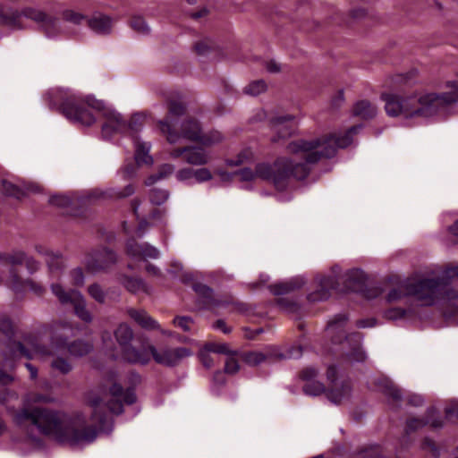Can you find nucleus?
<instances>
[{
  "label": "nucleus",
  "mask_w": 458,
  "mask_h": 458,
  "mask_svg": "<svg viewBox=\"0 0 458 458\" xmlns=\"http://www.w3.org/2000/svg\"><path fill=\"white\" fill-rule=\"evenodd\" d=\"M139 403H87L81 411L66 414L38 403H16L8 406L13 422L38 443L34 431L60 443L88 445L114 428V418L124 413L127 418L140 411Z\"/></svg>",
  "instance_id": "f257e3e1"
},
{
  "label": "nucleus",
  "mask_w": 458,
  "mask_h": 458,
  "mask_svg": "<svg viewBox=\"0 0 458 458\" xmlns=\"http://www.w3.org/2000/svg\"><path fill=\"white\" fill-rule=\"evenodd\" d=\"M362 128V124L350 127L344 134H328L312 140L299 139L288 143L286 148L290 154L302 160L295 162L288 157H278L273 164L260 163L252 171L244 167L235 172L243 182L252 181L255 177L271 182L278 191H284L290 177L302 181L306 179L311 165L322 158H332L338 148H345L352 143V136Z\"/></svg>",
  "instance_id": "f03ea898"
},
{
  "label": "nucleus",
  "mask_w": 458,
  "mask_h": 458,
  "mask_svg": "<svg viewBox=\"0 0 458 458\" xmlns=\"http://www.w3.org/2000/svg\"><path fill=\"white\" fill-rule=\"evenodd\" d=\"M49 107L51 109L57 108L69 121L88 127L96 122L95 116L88 107L100 111L105 119L101 127V134L105 140H110L115 134L127 132V121L122 114L114 109L106 107L102 100H98L93 96L82 98L71 94L63 98L58 106L56 103L50 101Z\"/></svg>",
  "instance_id": "7ed1b4c3"
},
{
  "label": "nucleus",
  "mask_w": 458,
  "mask_h": 458,
  "mask_svg": "<svg viewBox=\"0 0 458 458\" xmlns=\"http://www.w3.org/2000/svg\"><path fill=\"white\" fill-rule=\"evenodd\" d=\"M448 92L442 94L427 93L403 97L396 94H382L387 115L405 118H428L445 109L453 103L458 102V81H448Z\"/></svg>",
  "instance_id": "20e7f679"
},
{
  "label": "nucleus",
  "mask_w": 458,
  "mask_h": 458,
  "mask_svg": "<svg viewBox=\"0 0 458 458\" xmlns=\"http://www.w3.org/2000/svg\"><path fill=\"white\" fill-rule=\"evenodd\" d=\"M25 17L38 24L47 38H54L60 32L59 19L46 11L35 7H24L21 11L13 8H0V24L13 30H22L21 18Z\"/></svg>",
  "instance_id": "39448f33"
},
{
  "label": "nucleus",
  "mask_w": 458,
  "mask_h": 458,
  "mask_svg": "<svg viewBox=\"0 0 458 458\" xmlns=\"http://www.w3.org/2000/svg\"><path fill=\"white\" fill-rule=\"evenodd\" d=\"M455 276H458V267L447 268L443 277L422 278L407 283L406 294L413 297L420 306H433L448 286V280Z\"/></svg>",
  "instance_id": "423d86ee"
},
{
  "label": "nucleus",
  "mask_w": 458,
  "mask_h": 458,
  "mask_svg": "<svg viewBox=\"0 0 458 458\" xmlns=\"http://www.w3.org/2000/svg\"><path fill=\"white\" fill-rule=\"evenodd\" d=\"M44 330L50 335L49 346L44 344H33L34 350L44 356H53L56 352L65 350L69 344V339L74 335L72 325L66 321H55L44 326Z\"/></svg>",
  "instance_id": "0eeeda50"
},
{
  "label": "nucleus",
  "mask_w": 458,
  "mask_h": 458,
  "mask_svg": "<svg viewBox=\"0 0 458 458\" xmlns=\"http://www.w3.org/2000/svg\"><path fill=\"white\" fill-rule=\"evenodd\" d=\"M114 338L121 347L122 359L131 364L147 365L149 362L147 346L135 348L131 345L134 333L126 323H121L114 331Z\"/></svg>",
  "instance_id": "6e6552de"
},
{
  "label": "nucleus",
  "mask_w": 458,
  "mask_h": 458,
  "mask_svg": "<svg viewBox=\"0 0 458 458\" xmlns=\"http://www.w3.org/2000/svg\"><path fill=\"white\" fill-rule=\"evenodd\" d=\"M52 293L64 307H72L74 314L84 323H91L93 316L87 309V301L82 293L75 289L66 290L60 284L50 285Z\"/></svg>",
  "instance_id": "1a4fd4ad"
},
{
  "label": "nucleus",
  "mask_w": 458,
  "mask_h": 458,
  "mask_svg": "<svg viewBox=\"0 0 458 458\" xmlns=\"http://www.w3.org/2000/svg\"><path fill=\"white\" fill-rule=\"evenodd\" d=\"M159 129L166 136L169 143H177L181 139H186L191 141L199 142L201 135L200 123L194 118H187L180 124V130L174 127V120L168 123L167 120H159L157 122Z\"/></svg>",
  "instance_id": "9d476101"
},
{
  "label": "nucleus",
  "mask_w": 458,
  "mask_h": 458,
  "mask_svg": "<svg viewBox=\"0 0 458 458\" xmlns=\"http://www.w3.org/2000/svg\"><path fill=\"white\" fill-rule=\"evenodd\" d=\"M192 289L196 293L195 307L198 310L226 308L231 302L230 299L217 296L211 287L202 283H194Z\"/></svg>",
  "instance_id": "9b49d317"
},
{
  "label": "nucleus",
  "mask_w": 458,
  "mask_h": 458,
  "mask_svg": "<svg viewBox=\"0 0 458 458\" xmlns=\"http://www.w3.org/2000/svg\"><path fill=\"white\" fill-rule=\"evenodd\" d=\"M146 351L148 353L149 360L152 357L157 363L167 367L176 366L184 358L192 354L191 350L186 347L167 348L158 352L154 345L148 344Z\"/></svg>",
  "instance_id": "f8f14e48"
},
{
  "label": "nucleus",
  "mask_w": 458,
  "mask_h": 458,
  "mask_svg": "<svg viewBox=\"0 0 458 458\" xmlns=\"http://www.w3.org/2000/svg\"><path fill=\"white\" fill-rule=\"evenodd\" d=\"M116 261V253L106 247H102L93 250L87 256L85 266L89 272L95 274L109 268Z\"/></svg>",
  "instance_id": "ddd939ff"
},
{
  "label": "nucleus",
  "mask_w": 458,
  "mask_h": 458,
  "mask_svg": "<svg viewBox=\"0 0 458 458\" xmlns=\"http://www.w3.org/2000/svg\"><path fill=\"white\" fill-rule=\"evenodd\" d=\"M140 383V375L131 371L127 375L124 381L125 387L117 382H114L107 389L108 394L110 396L116 398L115 401H136L135 389Z\"/></svg>",
  "instance_id": "4468645a"
},
{
  "label": "nucleus",
  "mask_w": 458,
  "mask_h": 458,
  "mask_svg": "<svg viewBox=\"0 0 458 458\" xmlns=\"http://www.w3.org/2000/svg\"><path fill=\"white\" fill-rule=\"evenodd\" d=\"M0 332L3 333L9 340L7 347L13 358H25L27 360H31L33 358L32 352L21 342L12 340L15 335V329L13 321L8 317L4 316L0 318Z\"/></svg>",
  "instance_id": "2eb2a0df"
},
{
  "label": "nucleus",
  "mask_w": 458,
  "mask_h": 458,
  "mask_svg": "<svg viewBox=\"0 0 458 458\" xmlns=\"http://www.w3.org/2000/svg\"><path fill=\"white\" fill-rule=\"evenodd\" d=\"M92 199L91 195L81 196L76 199H72L66 195H53L48 201L51 205L58 208H70L69 215L80 216L84 214L87 206L91 203Z\"/></svg>",
  "instance_id": "dca6fc26"
},
{
  "label": "nucleus",
  "mask_w": 458,
  "mask_h": 458,
  "mask_svg": "<svg viewBox=\"0 0 458 458\" xmlns=\"http://www.w3.org/2000/svg\"><path fill=\"white\" fill-rule=\"evenodd\" d=\"M375 386L386 397L392 398L393 401H423V397L418 394L404 393L388 377L377 378Z\"/></svg>",
  "instance_id": "f3484780"
},
{
  "label": "nucleus",
  "mask_w": 458,
  "mask_h": 458,
  "mask_svg": "<svg viewBox=\"0 0 458 458\" xmlns=\"http://www.w3.org/2000/svg\"><path fill=\"white\" fill-rule=\"evenodd\" d=\"M335 269L339 270V267H333V273H335ZM316 279L318 281V289L307 295L308 301L311 302L327 300L330 297V291L336 289L339 285L336 274L319 276H317Z\"/></svg>",
  "instance_id": "a211bd4d"
},
{
  "label": "nucleus",
  "mask_w": 458,
  "mask_h": 458,
  "mask_svg": "<svg viewBox=\"0 0 458 458\" xmlns=\"http://www.w3.org/2000/svg\"><path fill=\"white\" fill-rule=\"evenodd\" d=\"M294 117L293 115H281L274 117L270 120L272 130L276 132V136L272 138L273 142H277L281 139L292 136L295 131L293 124Z\"/></svg>",
  "instance_id": "6ab92c4d"
},
{
  "label": "nucleus",
  "mask_w": 458,
  "mask_h": 458,
  "mask_svg": "<svg viewBox=\"0 0 458 458\" xmlns=\"http://www.w3.org/2000/svg\"><path fill=\"white\" fill-rule=\"evenodd\" d=\"M127 314L133 319L139 326L146 330H159L165 335H171L168 331L162 330L160 325L157 320L150 317L144 310H136L130 308L127 310Z\"/></svg>",
  "instance_id": "aec40b11"
},
{
  "label": "nucleus",
  "mask_w": 458,
  "mask_h": 458,
  "mask_svg": "<svg viewBox=\"0 0 458 458\" xmlns=\"http://www.w3.org/2000/svg\"><path fill=\"white\" fill-rule=\"evenodd\" d=\"M10 277L13 284V288L16 291H21L24 287H28L36 295L41 296L45 293L46 289L38 283L34 282L32 279L22 280L15 268L12 267L9 270Z\"/></svg>",
  "instance_id": "412c9836"
},
{
  "label": "nucleus",
  "mask_w": 458,
  "mask_h": 458,
  "mask_svg": "<svg viewBox=\"0 0 458 458\" xmlns=\"http://www.w3.org/2000/svg\"><path fill=\"white\" fill-rule=\"evenodd\" d=\"M89 29L97 34L107 35L111 33L113 20L103 13H95L87 20Z\"/></svg>",
  "instance_id": "4be33fe9"
},
{
  "label": "nucleus",
  "mask_w": 458,
  "mask_h": 458,
  "mask_svg": "<svg viewBox=\"0 0 458 458\" xmlns=\"http://www.w3.org/2000/svg\"><path fill=\"white\" fill-rule=\"evenodd\" d=\"M429 424L433 428H439L443 425V420L440 416L437 414V411L433 409L428 411V414L427 416L426 420L420 419H411L407 421L406 425V434L410 433L422 428L424 425Z\"/></svg>",
  "instance_id": "5701e85b"
},
{
  "label": "nucleus",
  "mask_w": 458,
  "mask_h": 458,
  "mask_svg": "<svg viewBox=\"0 0 458 458\" xmlns=\"http://www.w3.org/2000/svg\"><path fill=\"white\" fill-rule=\"evenodd\" d=\"M264 353L266 361L273 362L287 359H298L302 354V350L300 346L292 347L286 352H282L277 347L270 346Z\"/></svg>",
  "instance_id": "b1692460"
},
{
  "label": "nucleus",
  "mask_w": 458,
  "mask_h": 458,
  "mask_svg": "<svg viewBox=\"0 0 458 458\" xmlns=\"http://www.w3.org/2000/svg\"><path fill=\"white\" fill-rule=\"evenodd\" d=\"M305 284L303 277L296 276L288 281L281 282L269 285V290L274 295H284L297 289H300Z\"/></svg>",
  "instance_id": "393cba45"
},
{
  "label": "nucleus",
  "mask_w": 458,
  "mask_h": 458,
  "mask_svg": "<svg viewBox=\"0 0 458 458\" xmlns=\"http://www.w3.org/2000/svg\"><path fill=\"white\" fill-rule=\"evenodd\" d=\"M345 341L352 344L351 352H347L350 360L362 362L366 359L364 352L361 350L362 335L360 333H352L345 335Z\"/></svg>",
  "instance_id": "a878e982"
},
{
  "label": "nucleus",
  "mask_w": 458,
  "mask_h": 458,
  "mask_svg": "<svg viewBox=\"0 0 458 458\" xmlns=\"http://www.w3.org/2000/svg\"><path fill=\"white\" fill-rule=\"evenodd\" d=\"M65 349L72 357L82 358L94 350V344L91 341L80 338L70 342Z\"/></svg>",
  "instance_id": "bb28decb"
},
{
  "label": "nucleus",
  "mask_w": 458,
  "mask_h": 458,
  "mask_svg": "<svg viewBox=\"0 0 458 458\" xmlns=\"http://www.w3.org/2000/svg\"><path fill=\"white\" fill-rule=\"evenodd\" d=\"M37 251L46 256V262L47 264L50 273L62 272L65 267L64 259L59 253H54L49 250H43L42 247H36Z\"/></svg>",
  "instance_id": "cd10ccee"
},
{
  "label": "nucleus",
  "mask_w": 458,
  "mask_h": 458,
  "mask_svg": "<svg viewBox=\"0 0 458 458\" xmlns=\"http://www.w3.org/2000/svg\"><path fill=\"white\" fill-rule=\"evenodd\" d=\"M352 114L354 116L369 120L376 116L377 108L368 100H360L353 106Z\"/></svg>",
  "instance_id": "c85d7f7f"
},
{
  "label": "nucleus",
  "mask_w": 458,
  "mask_h": 458,
  "mask_svg": "<svg viewBox=\"0 0 458 458\" xmlns=\"http://www.w3.org/2000/svg\"><path fill=\"white\" fill-rule=\"evenodd\" d=\"M122 284L128 290L130 293H137L139 292H143L146 293H150V288L145 283V281L141 278L131 277L129 276H123L121 277Z\"/></svg>",
  "instance_id": "c756f323"
},
{
  "label": "nucleus",
  "mask_w": 458,
  "mask_h": 458,
  "mask_svg": "<svg viewBox=\"0 0 458 458\" xmlns=\"http://www.w3.org/2000/svg\"><path fill=\"white\" fill-rule=\"evenodd\" d=\"M352 386L350 379H344L340 385L335 384L327 397L329 401H341L349 398L352 393Z\"/></svg>",
  "instance_id": "7c9ffc66"
},
{
  "label": "nucleus",
  "mask_w": 458,
  "mask_h": 458,
  "mask_svg": "<svg viewBox=\"0 0 458 458\" xmlns=\"http://www.w3.org/2000/svg\"><path fill=\"white\" fill-rule=\"evenodd\" d=\"M185 161L192 165H202L208 162V157L200 147H188Z\"/></svg>",
  "instance_id": "2f4dec72"
},
{
  "label": "nucleus",
  "mask_w": 458,
  "mask_h": 458,
  "mask_svg": "<svg viewBox=\"0 0 458 458\" xmlns=\"http://www.w3.org/2000/svg\"><path fill=\"white\" fill-rule=\"evenodd\" d=\"M168 114L164 120H167L168 123L171 119L174 120V127L178 124V119L185 114L186 105L182 101L178 100H168L167 101Z\"/></svg>",
  "instance_id": "473e14b6"
},
{
  "label": "nucleus",
  "mask_w": 458,
  "mask_h": 458,
  "mask_svg": "<svg viewBox=\"0 0 458 458\" xmlns=\"http://www.w3.org/2000/svg\"><path fill=\"white\" fill-rule=\"evenodd\" d=\"M365 282V276L362 270L353 268L345 274L346 287L351 290L360 289Z\"/></svg>",
  "instance_id": "72a5a7b5"
},
{
  "label": "nucleus",
  "mask_w": 458,
  "mask_h": 458,
  "mask_svg": "<svg viewBox=\"0 0 458 458\" xmlns=\"http://www.w3.org/2000/svg\"><path fill=\"white\" fill-rule=\"evenodd\" d=\"M150 150V145L147 142H141L138 139H135V155L134 158L138 165L141 164H152L153 159L148 156Z\"/></svg>",
  "instance_id": "f704fd0d"
},
{
  "label": "nucleus",
  "mask_w": 458,
  "mask_h": 458,
  "mask_svg": "<svg viewBox=\"0 0 458 458\" xmlns=\"http://www.w3.org/2000/svg\"><path fill=\"white\" fill-rule=\"evenodd\" d=\"M26 259V253L21 250H13L11 253L0 252V264L21 265Z\"/></svg>",
  "instance_id": "c9c22d12"
},
{
  "label": "nucleus",
  "mask_w": 458,
  "mask_h": 458,
  "mask_svg": "<svg viewBox=\"0 0 458 458\" xmlns=\"http://www.w3.org/2000/svg\"><path fill=\"white\" fill-rule=\"evenodd\" d=\"M443 299L445 301L446 305L452 309V312L445 316H453L455 313H458V292L454 289H448L447 286L444 291Z\"/></svg>",
  "instance_id": "e433bc0d"
},
{
  "label": "nucleus",
  "mask_w": 458,
  "mask_h": 458,
  "mask_svg": "<svg viewBox=\"0 0 458 458\" xmlns=\"http://www.w3.org/2000/svg\"><path fill=\"white\" fill-rule=\"evenodd\" d=\"M53 369L63 375H67L72 370V365L67 358L57 356L50 363Z\"/></svg>",
  "instance_id": "4c0bfd02"
},
{
  "label": "nucleus",
  "mask_w": 458,
  "mask_h": 458,
  "mask_svg": "<svg viewBox=\"0 0 458 458\" xmlns=\"http://www.w3.org/2000/svg\"><path fill=\"white\" fill-rule=\"evenodd\" d=\"M302 390L310 397H318L326 392V387L323 383L318 380H311V382L304 384Z\"/></svg>",
  "instance_id": "58836bf2"
},
{
  "label": "nucleus",
  "mask_w": 458,
  "mask_h": 458,
  "mask_svg": "<svg viewBox=\"0 0 458 458\" xmlns=\"http://www.w3.org/2000/svg\"><path fill=\"white\" fill-rule=\"evenodd\" d=\"M89 295L99 304H104L106 301L107 292H106L102 286L94 283L88 287Z\"/></svg>",
  "instance_id": "ea45409f"
},
{
  "label": "nucleus",
  "mask_w": 458,
  "mask_h": 458,
  "mask_svg": "<svg viewBox=\"0 0 458 458\" xmlns=\"http://www.w3.org/2000/svg\"><path fill=\"white\" fill-rule=\"evenodd\" d=\"M224 140V136L218 131H210L207 133H202L199 140V142L204 146H212L220 143Z\"/></svg>",
  "instance_id": "a19ab883"
},
{
  "label": "nucleus",
  "mask_w": 458,
  "mask_h": 458,
  "mask_svg": "<svg viewBox=\"0 0 458 458\" xmlns=\"http://www.w3.org/2000/svg\"><path fill=\"white\" fill-rule=\"evenodd\" d=\"M242 359L246 364L252 367L266 362V357L262 352H246L242 353Z\"/></svg>",
  "instance_id": "79ce46f5"
},
{
  "label": "nucleus",
  "mask_w": 458,
  "mask_h": 458,
  "mask_svg": "<svg viewBox=\"0 0 458 458\" xmlns=\"http://www.w3.org/2000/svg\"><path fill=\"white\" fill-rule=\"evenodd\" d=\"M3 192L9 197H13L15 199H21L25 196V191L18 187L17 185L8 182L6 180H2Z\"/></svg>",
  "instance_id": "37998d69"
},
{
  "label": "nucleus",
  "mask_w": 458,
  "mask_h": 458,
  "mask_svg": "<svg viewBox=\"0 0 458 458\" xmlns=\"http://www.w3.org/2000/svg\"><path fill=\"white\" fill-rule=\"evenodd\" d=\"M267 90V84L263 80H258L249 83L244 89L243 92L246 95L256 97L260 93Z\"/></svg>",
  "instance_id": "c03bdc74"
},
{
  "label": "nucleus",
  "mask_w": 458,
  "mask_h": 458,
  "mask_svg": "<svg viewBox=\"0 0 458 458\" xmlns=\"http://www.w3.org/2000/svg\"><path fill=\"white\" fill-rule=\"evenodd\" d=\"M148 197L152 204L160 206L167 200L169 192L164 189L153 188L149 191Z\"/></svg>",
  "instance_id": "a18cd8bd"
},
{
  "label": "nucleus",
  "mask_w": 458,
  "mask_h": 458,
  "mask_svg": "<svg viewBox=\"0 0 458 458\" xmlns=\"http://www.w3.org/2000/svg\"><path fill=\"white\" fill-rule=\"evenodd\" d=\"M130 26L133 30L143 35H148L150 32V28L141 16L132 17Z\"/></svg>",
  "instance_id": "49530a36"
},
{
  "label": "nucleus",
  "mask_w": 458,
  "mask_h": 458,
  "mask_svg": "<svg viewBox=\"0 0 458 458\" xmlns=\"http://www.w3.org/2000/svg\"><path fill=\"white\" fill-rule=\"evenodd\" d=\"M173 171H174V166L172 165H169V164L163 165L160 168V171L157 174H152L147 179L146 184L148 186L152 185L155 182H157L158 180H161V179L166 177L168 174H171L173 173Z\"/></svg>",
  "instance_id": "de8ad7c7"
},
{
  "label": "nucleus",
  "mask_w": 458,
  "mask_h": 458,
  "mask_svg": "<svg viewBox=\"0 0 458 458\" xmlns=\"http://www.w3.org/2000/svg\"><path fill=\"white\" fill-rule=\"evenodd\" d=\"M205 351L208 352L213 353H218V354H225V355H231L234 354L233 351L230 350L228 344H220V343H208L205 344Z\"/></svg>",
  "instance_id": "09e8293b"
},
{
  "label": "nucleus",
  "mask_w": 458,
  "mask_h": 458,
  "mask_svg": "<svg viewBox=\"0 0 458 458\" xmlns=\"http://www.w3.org/2000/svg\"><path fill=\"white\" fill-rule=\"evenodd\" d=\"M62 17L65 21H69L73 24H80L82 21L87 19V17L82 13L70 9L63 11Z\"/></svg>",
  "instance_id": "8fccbe9b"
},
{
  "label": "nucleus",
  "mask_w": 458,
  "mask_h": 458,
  "mask_svg": "<svg viewBox=\"0 0 458 458\" xmlns=\"http://www.w3.org/2000/svg\"><path fill=\"white\" fill-rule=\"evenodd\" d=\"M410 296L409 294H406V284H403L399 288H394L389 291V293L386 295V301L387 302H394L397 301L404 297Z\"/></svg>",
  "instance_id": "3c124183"
},
{
  "label": "nucleus",
  "mask_w": 458,
  "mask_h": 458,
  "mask_svg": "<svg viewBox=\"0 0 458 458\" xmlns=\"http://www.w3.org/2000/svg\"><path fill=\"white\" fill-rule=\"evenodd\" d=\"M142 243H138L135 239L131 238L126 242V252L133 258L141 257Z\"/></svg>",
  "instance_id": "603ef678"
},
{
  "label": "nucleus",
  "mask_w": 458,
  "mask_h": 458,
  "mask_svg": "<svg viewBox=\"0 0 458 458\" xmlns=\"http://www.w3.org/2000/svg\"><path fill=\"white\" fill-rule=\"evenodd\" d=\"M143 127V117L135 114L131 116L129 123H127V131H130L131 133H138Z\"/></svg>",
  "instance_id": "864d4df0"
},
{
  "label": "nucleus",
  "mask_w": 458,
  "mask_h": 458,
  "mask_svg": "<svg viewBox=\"0 0 458 458\" xmlns=\"http://www.w3.org/2000/svg\"><path fill=\"white\" fill-rule=\"evenodd\" d=\"M278 306L287 312L295 313L300 310V306L294 301H292L288 298H279L276 301Z\"/></svg>",
  "instance_id": "5fc2aeb1"
},
{
  "label": "nucleus",
  "mask_w": 458,
  "mask_h": 458,
  "mask_svg": "<svg viewBox=\"0 0 458 458\" xmlns=\"http://www.w3.org/2000/svg\"><path fill=\"white\" fill-rule=\"evenodd\" d=\"M348 316L346 314H337L331 319L327 324V330L335 331L342 327L347 322Z\"/></svg>",
  "instance_id": "6e6d98bb"
},
{
  "label": "nucleus",
  "mask_w": 458,
  "mask_h": 458,
  "mask_svg": "<svg viewBox=\"0 0 458 458\" xmlns=\"http://www.w3.org/2000/svg\"><path fill=\"white\" fill-rule=\"evenodd\" d=\"M408 310L403 308H391L384 312V318L388 320H397L403 318Z\"/></svg>",
  "instance_id": "4d7b16f0"
},
{
  "label": "nucleus",
  "mask_w": 458,
  "mask_h": 458,
  "mask_svg": "<svg viewBox=\"0 0 458 458\" xmlns=\"http://www.w3.org/2000/svg\"><path fill=\"white\" fill-rule=\"evenodd\" d=\"M240 369V365L237 360L233 357V354H231L226 359L224 371L225 373L233 375L237 373Z\"/></svg>",
  "instance_id": "13d9d810"
},
{
  "label": "nucleus",
  "mask_w": 458,
  "mask_h": 458,
  "mask_svg": "<svg viewBox=\"0 0 458 458\" xmlns=\"http://www.w3.org/2000/svg\"><path fill=\"white\" fill-rule=\"evenodd\" d=\"M173 323L183 331L188 332L191 330L190 325L193 323V319L188 316H177L174 318Z\"/></svg>",
  "instance_id": "bf43d9fd"
},
{
  "label": "nucleus",
  "mask_w": 458,
  "mask_h": 458,
  "mask_svg": "<svg viewBox=\"0 0 458 458\" xmlns=\"http://www.w3.org/2000/svg\"><path fill=\"white\" fill-rule=\"evenodd\" d=\"M318 374V372L315 368L308 367L303 369L300 372L299 376L301 380L305 381V383H309L311 382V380H316Z\"/></svg>",
  "instance_id": "052dcab7"
},
{
  "label": "nucleus",
  "mask_w": 458,
  "mask_h": 458,
  "mask_svg": "<svg viewBox=\"0 0 458 458\" xmlns=\"http://www.w3.org/2000/svg\"><path fill=\"white\" fill-rule=\"evenodd\" d=\"M141 257L157 259L159 257V250L156 247L150 245L149 243L143 242Z\"/></svg>",
  "instance_id": "680f3d73"
},
{
  "label": "nucleus",
  "mask_w": 458,
  "mask_h": 458,
  "mask_svg": "<svg viewBox=\"0 0 458 458\" xmlns=\"http://www.w3.org/2000/svg\"><path fill=\"white\" fill-rule=\"evenodd\" d=\"M194 179L197 182H204L212 179L211 172L208 168L194 170Z\"/></svg>",
  "instance_id": "e2e57ef3"
},
{
  "label": "nucleus",
  "mask_w": 458,
  "mask_h": 458,
  "mask_svg": "<svg viewBox=\"0 0 458 458\" xmlns=\"http://www.w3.org/2000/svg\"><path fill=\"white\" fill-rule=\"evenodd\" d=\"M421 449L430 453L433 456L437 457L439 455V449L429 438H425L421 444Z\"/></svg>",
  "instance_id": "0e129e2a"
},
{
  "label": "nucleus",
  "mask_w": 458,
  "mask_h": 458,
  "mask_svg": "<svg viewBox=\"0 0 458 458\" xmlns=\"http://www.w3.org/2000/svg\"><path fill=\"white\" fill-rule=\"evenodd\" d=\"M72 284L76 286H81L84 284V274L81 267H76L71 271Z\"/></svg>",
  "instance_id": "69168bd1"
},
{
  "label": "nucleus",
  "mask_w": 458,
  "mask_h": 458,
  "mask_svg": "<svg viewBox=\"0 0 458 458\" xmlns=\"http://www.w3.org/2000/svg\"><path fill=\"white\" fill-rule=\"evenodd\" d=\"M194 47L199 55H207L212 50V46L205 40L196 43Z\"/></svg>",
  "instance_id": "338daca9"
},
{
  "label": "nucleus",
  "mask_w": 458,
  "mask_h": 458,
  "mask_svg": "<svg viewBox=\"0 0 458 458\" xmlns=\"http://www.w3.org/2000/svg\"><path fill=\"white\" fill-rule=\"evenodd\" d=\"M135 192V188L132 184L126 185L123 189L118 190L114 192L117 198H126L131 196Z\"/></svg>",
  "instance_id": "774afa93"
}]
</instances>
